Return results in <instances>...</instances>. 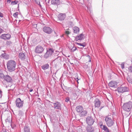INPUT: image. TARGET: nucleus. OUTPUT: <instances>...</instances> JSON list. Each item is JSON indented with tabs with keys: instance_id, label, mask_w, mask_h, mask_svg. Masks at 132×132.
I'll return each mask as SVG.
<instances>
[{
	"instance_id": "obj_1",
	"label": "nucleus",
	"mask_w": 132,
	"mask_h": 132,
	"mask_svg": "<svg viewBox=\"0 0 132 132\" xmlns=\"http://www.w3.org/2000/svg\"><path fill=\"white\" fill-rule=\"evenodd\" d=\"M16 65V63L13 60H10L7 62V68L8 71L12 72L15 70Z\"/></svg>"
},
{
	"instance_id": "obj_2",
	"label": "nucleus",
	"mask_w": 132,
	"mask_h": 132,
	"mask_svg": "<svg viewBox=\"0 0 132 132\" xmlns=\"http://www.w3.org/2000/svg\"><path fill=\"white\" fill-rule=\"evenodd\" d=\"M132 107V102L129 101L124 103L122 107V109L127 112L130 111Z\"/></svg>"
},
{
	"instance_id": "obj_3",
	"label": "nucleus",
	"mask_w": 132,
	"mask_h": 132,
	"mask_svg": "<svg viewBox=\"0 0 132 132\" xmlns=\"http://www.w3.org/2000/svg\"><path fill=\"white\" fill-rule=\"evenodd\" d=\"M106 125L108 127H111L114 124V120H112L109 116L106 117L105 119Z\"/></svg>"
},
{
	"instance_id": "obj_4",
	"label": "nucleus",
	"mask_w": 132,
	"mask_h": 132,
	"mask_svg": "<svg viewBox=\"0 0 132 132\" xmlns=\"http://www.w3.org/2000/svg\"><path fill=\"white\" fill-rule=\"evenodd\" d=\"M54 50L53 49L50 48L47 50L46 52L44 54V57L46 59L50 57L53 53Z\"/></svg>"
},
{
	"instance_id": "obj_5",
	"label": "nucleus",
	"mask_w": 132,
	"mask_h": 132,
	"mask_svg": "<svg viewBox=\"0 0 132 132\" xmlns=\"http://www.w3.org/2000/svg\"><path fill=\"white\" fill-rule=\"evenodd\" d=\"M16 106L19 108H21L24 104L23 101H22L20 98H17L15 101Z\"/></svg>"
},
{
	"instance_id": "obj_6",
	"label": "nucleus",
	"mask_w": 132,
	"mask_h": 132,
	"mask_svg": "<svg viewBox=\"0 0 132 132\" xmlns=\"http://www.w3.org/2000/svg\"><path fill=\"white\" fill-rule=\"evenodd\" d=\"M94 122V120L91 116H88L86 119V122L88 125L92 126Z\"/></svg>"
},
{
	"instance_id": "obj_7",
	"label": "nucleus",
	"mask_w": 132,
	"mask_h": 132,
	"mask_svg": "<svg viewBox=\"0 0 132 132\" xmlns=\"http://www.w3.org/2000/svg\"><path fill=\"white\" fill-rule=\"evenodd\" d=\"M44 50V49L43 47L38 45L36 47L35 52L37 54H41L43 53Z\"/></svg>"
},
{
	"instance_id": "obj_8",
	"label": "nucleus",
	"mask_w": 132,
	"mask_h": 132,
	"mask_svg": "<svg viewBox=\"0 0 132 132\" xmlns=\"http://www.w3.org/2000/svg\"><path fill=\"white\" fill-rule=\"evenodd\" d=\"M43 29L44 32L48 34H51L53 31V29L50 27L46 26L44 27Z\"/></svg>"
},
{
	"instance_id": "obj_9",
	"label": "nucleus",
	"mask_w": 132,
	"mask_h": 132,
	"mask_svg": "<svg viewBox=\"0 0 132 132\" xmlns=\"http://www.w3.org/2000/svg\"><path fill=\"white\" fill-rule=\"evenodd\" d=\"M117 90L118 92L122 93L128 91L129 89L127 87H118L117 88Z\"/></svg>"
},
{
	"instance_id": "obj_10",
	"label": "nucleus",
	"mask_w": 132,
	"mask_h": 132,
	"mask_svg": "<svg viewBox=\"0 0 132 132\" xmlns=\"http://www.w3.org/2000/svg\"><path fill=\"white\" fill-rule=\"evenodd\" d=\"M53 103L54 105V108L56 110H60L61 109V103L58 102H56L55 103H53Z\"/></svg>"
},
{
	"instance_id": "obj_11",
	"label": "nucleus",
	"mask_w": 132,
	"mask_h": 132,
	"mask_svg": "<svg viewBox=\"0 0 132 132\" xmlns=\"http://www.w3.org/2000/svg\"><path fill=\"white\" fill-rule=\"evenodd\" d=\"M61 58L60 56H58L57 58L53 61L55 66H57L61 61Z\"/></svg>"
},
{
	"instance_id": "obj_12",
	"label": "nucleus",
	"mask_w": 132,
	"mask_h": 132,
	"mask_svg": "<svg viewBox=\"0 0 132 132\" xmlns=\"http://www.w3.org/2000/svg\"><path fill=\"white\" fill-rule=\"evenodd\" d=\"M87 132H94L95 130L94 128L92 126L88 125L86 128Z\"/></svg>"
},
{
	"instance_id": "obj_13",
	"label": "nucleus",
	"mask_w": 132,
	"mask_h": 132,
	"mask_svg": "<svg viewBox=\"0 0 132 132\" xmlns=\"http://www.w3.org/2000/svg\"><path fill=\"white\" fill-rule=\"evenodd\" d=\"M4 79L8 82H12L13 81L12 78L8 75H6L4 78Z\"/></svg>"
},
{
	"instance_id": "obj_14",
	"label": "nucleus",
	"mask_w": 132,
	"mask_h": 132,
	"mask_svg": "<svg viewBox=\"0 0 132 132\" xmlns=\"http://www.w3.org/2000/svg\"><path fill=\"white\" fill-rule=\"evenodd\" d=\"M84 35L81 34L75 37V39L76 41L79 40H82L84 39Z\"/></svg>"
},
{
	"instance_id": "obj_15",
	"label": "nucleus",
	"mask_w": 132,
	"mask_h": 132,
	"mask_svg": "<svg viewBox=\"0 0 132 132\" xmlns=\"http://www.w3.org/2000/svg\"><path fill=\"white\" fill-rule=\"evenodd\" d=\"M109 86L111 87H117V83L116 82L111 81L109 83Z\"/></svg>"
},
{
	"instance_id": "obj_16",
	"label": "nucleus",
	"mask_w": 132,
	"mask_h": 132,
	"mask_svg": "<svg viewBox=\"0 0 132 132\" xmlns=\"http://www.w3.org/2000/svg\"><path fill=\"white\" fill-rule=\"evenodd\" d=\"M66 17L65 14L61 13L59 15L58 18L59 20L62 21Z\"/></svg>"
},
{
	"instance_id": "obj_17",
	"label": "nucleus",
	"mask_w": 132,
	"mask_h": 132,
	"mask_svg": "<svg viewBox=\"0 0 132 132\" xmlns=\"http://www.w3.org/2000/svg\"><path fill=\"white\" fill-rule=\"evenodd\" d=\"M0 57L1 58L4 59L6 60H7L9 59V56L7 54L4 53L0 55Z\"/></svg>"
},
{
	"instance_id": "obj_18",
	"label": "nucleus",
	"mask_w": 132,
	"mask_h": 132,
	"mask_svg": "<svg viewBox=\"0 0 132 132\" xmlns=\"http://www.w3.org/2000/svg\"><path fill=\"white\" fill-rule=\"evenodd\" d=\"M101 102L98 99H96L95 101V107L99 108L101 105Z\"/></svg>"
},
{
	"instance_id": "obj_19",
	"label": "nucleus",
	"mask_w": 132,
	"mask_h": 132,
	"mask_svg": "<svg viewBox=\"0 0 132 132\" xmlns=\"http://www.w3.org/2000/svg\"><path fill=\"white\" fill-rule=\"evenodd\" d=\"M51 3L53 5L57 6L60 4V0H52Z\"/></svg>"
},
{
	"instance_id": "obj_20",
	"label": "nucleus",
	"mask_w": 132,
	"mask_h": 132,
	"mask_svg": "<svg viewBox=\"0 0 132 132\" xmlns=\"http://www.w3.org/2000/svg\"><path fill=\"white\" fill-rule=\"evenodd\" d=\"M76 110L78 112L80 113V112H81L82 111L84 110V109L82 106L79 105L76 107Z\"/></svg>"
},
{
	"instance_id": "obj_21",
	"label": "nucleus",
	"mask_w": 132,
	"mask_h": 132,
	"mask_svg": "<svg viewBox=\"0 0 132 132\" xmlns=\"http://www.w3.org/2000/svg\"><path fill=\"white\" fill-rule=\"evenodd\" d=\"M73 32L75 34H78L79 32V29L78 27H75L73 28Z\"/></svg>"
},
{
	"instance_id": "obj_22",
	"label": "nucleus",
	"mask_w": 132,
	"mask_h": 132,
	"mask_svg": "<svg viewBox=\"0 0 132 132\" xmlns=\"http://www.w3.org/2000/svg\"><path fill=\"white\" fill-rule=\"evenodd\" d=\"M19 58L22 60H24L25 59V56L24 54L22 53H20L19 54Z\"/></svg>"
},
{
	"instance_id": "obj_23",
	"label": "nucleus",
	"mask_w": 132,
	"mask_h": 132,
	"mask_svg": "<svg viewBox=\"0 0 132 132\" xmlns=\"http://www.w3.org/2000/svg\"><path fill=\"white\" fill-rule=\"evenodd\" d=\"M80 113V116L81 117H83L86 115L87 113V112L86 111L83 110Z\"/></svg>"
},
{
	"instance_id": "obj_24",
	"label": "nucleus",
	"mask_w": 132,
	"mask_h": 132,
	"mask_svg": "<svg viewBox=\"0 0 132 132\" xmlns=\"http://www.w3.org/2000/svg\"><path fill=\"white\" fill-rule=\"evenodd\" d=\"M49 67V65L48 64H46L42 65L41 67L42 69L45 70L48 69Z\"/></svg>"
},
{
	"instance_id": "obj_25",
	"label": "nucleus",
	"mask_w": 132,
	"mask_h": 132,
	"mask_svg": "<svg viewBox=\"0 0 132 132\" xmlns=\"http://www.w3.org/2000/svg\"><path fill=\"white\" fill-rule=\"evenodd\" d=\"M5 38L6 40H9L11 37V35L9 34H5Z\"/></svg>"
},
{
	"instance_id": "obj_26",
	"label": "nucleus",
	"mask_w": 132,
	"mask_h": 132,
	"mask_svg": "<svg viewBox=\"0 0 132 132\" xmlns=\"http://www.w3.org/2000/svg\"><path fill=\"white\" fill-rule=\"evenodd\" d=\"M127 80L129 82L132 84V79L130 78L129 77H127Z\"/></svg>"
},
{
	"instance_id": "obj_27",
	"label": "nucleus",
	"mask_w": 132,
	"mask_h": 132,
	"mask_svg": "<svg viewBox=\"0 0 132 132\" xmlns=\"http://www.w3.org/2000/svg\"><path fill=\"white\" fill-rule=\"evenodd\" d=\"M103 129L105 131H106V132L107 131H108L109 130L107 126L105 125L103 126Z\"/></svg>"
},
{
	"instance_id": "obj_28",
	"label": "nucleus",
	"mask_w": 132,
	"mask_h": 132,
	"mask_svg": "<svg viewBox=\"0 0 132 132\" xmlns=\"http://www.w3.org/2000/svg\"><path fill=\"white\" fill-rule=\"evenodd\" d=\"M0 38L4 40H6V38H5V34H2L0 36Z\"/></svg>"
},
{
	"instance_id": "obj_29",
	"label": "nucleus",
	"mask_w": 132,
	"mask_h": 132,
	"mask_svg": "<svg viewBox=\"0 0 132 132\" xmlns=\"http://www.w3.org/2000/svg\"><path fill=\"white\" fill-rule=\"evenodd\" d=\"M34 1H35V2L36 4L39 5L40 7H42V6L40 4L39 0H35Z\"/></svg>"
},
{
	"instance_id": "obj_30",
	"label": "nucleus",
	"mask_w": 132,
	"mask_h": 132,
	"mask_svg": "<svg viewBox=\"0 0 132 132\" xmlns=\"http://www.w3.org/2000/svg\"><path fill=\"white\" fill-rule=\"evenodd\" d=\"M18 2V1H12L11 3V5H13L17 4Z\"/></svg>"
},
{
	"instance_id": "obj_31",
	"label": "nucleus",
	"mask_w": 132,
	"mask_h": 132,
	"mask_svg": "<svg viewBox=\"0 0 132 132\" xmlns=\"http://www.w3.org/2000/svg\"><path fill=\"white\" fill-rule=\"evenodd\" d=\"M68 25L70 27H71L73 26V22L71 21H69L68 22Z\"/></svg>"
},
{
	"instance_id": "obj_32",
	"label": "nucleus",
	"mask_w": 132,
	"mask_h": 132,
	"mask_svg": "<svg viewBox=\"0 0 132 132\" xmlns=\"http://www.w3.org/2000/svg\"><path fill=\"white\" fill-rule=\"evenodd\" d=\"M11 126L13 129H15L16 128V125L12 123L11 124Z\"/></svg>"
},
{
	"instance_id": "obj_33",
	"label": "nucleus",
	"mask_w": 132,
	"mask_h": 132,
	"mask_svg": "<svg viewBox=\"0 0 132 132\" xmlns=\"http://www.w3.org/2000/svg\"><path fill=\"white\" fill-rule=\"evenodd\" d=\"M5 76L3 73H0V79L4 78Z\"/></svg>"
},
{
	"instance_id": "obj_34",
	"label": "nucleus",
	"mask_w": 132,
	"mask_h": 132,
	"mask_svg": "<svg viewBox=\"0 0 132 132\" xmlns=\"http://www.w3.org/2000/svg\"><path fill=\"white\" fill-rule=\"evenodd\" d=\"M19 14V13L18 12H16L15 13H14L13 14V16L15 18H16L17 17L18 15Z\"/></svg>"
},
{
	"instance_id": "obj_35",
	"label": "nucleus",
	"mask_w": 132,
	"mask_h": 132,
	"mask_svg": "<svg viewBox=\"0 0 132 132\" xmlns=\"http://www.w3.org/2000/svg\"><path fill=\"white\" fill-rule=\"evenodd\" d=\"M129 72H132V65L130 66L128 68Z\"/></svg>"
},
{
	"instance_id": "obj_36",
	"label": "nucleus",
	"mask_w": 132,
	"mask_h": 132,
	"mask_svg": "<svg viewBox=\"0 0 132 132\" xmlns=\"http://www.w3.org/2000/svg\"><path fill=\"white\" fill-rule=\"evenodd\" d=\"M23 113V112L22 111L20 110L19 112L18 115L20 116H21L22 115Z\"/></svg>"
},
{
	"instance_id": "obj_37",
	"label": "nucleus",
	"mask_w": 132,
	"mask_h": 132,
	"mask_svg": "<svg viewBox=\"0 0 132 132\" xmlns=\"http://www.w3.org/2000/svg\"><path fill=\"white\" fill-rule=\"evenodd\" d=\"M12 42L11 41H7L6 44L7 45H9L12 44Z\"/></svg>"
},
{
	"instance_id": "obj_38",
	"label": "nucleus",
	"mask_w": 132,
	"mask_h": 132,
	"mask_svg": "<svg viewBox=\"0 0 132 132\" xmlns=\"http://www.w3.org/2000/svg\"><path fill=\"white\" fill-rule=\"evenodd\" d=\"M121 66L122 69H123L124 68H125L124 63V62L122 63L121 64Z\"/></svg>"
},
{
	"instance_id": "obj_39",
	"label": "nucleus",
	"mask_w": 132,
	"mask_h": 132,
	"mask_svg": "<svg viewBox=\"0 0 132 132\" xmlns=\"http://www.w3.org/2000/svg\"><path fill=\"white\" fill-rule=\"evenodd\" d=\"M76 44H77L78 45H79L81 46H83V47H84L85 46V45H83L81 43H76Z\"/></svg>"
},
{
	"instance_id": "obj_40",
	"label": "nucleus",
	"mask_w": 132,
	"mask_h": 132,
	"mask_svg": "<svg viewBox=\"0 0 132 132\" xmlns=\"http://www.w3.org/2000/svg\"><path fill=\"white\" fill-rule=\"evenodd\" d=\"M87 56L88 57V58L89 59V60H88V62H91V57H90V56L89 55H88Z\"/></svg>"
},
{
	"instance_id": "obj_41",
	"label": "nucleus",
	"mask_w": 132,
	"mask_h": 132,
	"mask_svg": "<svg viewBox=\"0 0 132 132\" xmlns=\"http://www.w3.org/2000/svg\"><path fill=\"white\" fill-rule=\"evenodd\" d=\"M69 98L68 97H66L65 99V102H68L69 101Z\"/></svg>"
},
{
	"instance_id": "obj_42",
	"label": "nucleus",
	"mask_w": 132,
	"mask_h": 132,
	"mask_svg": "<svg viewBox=\"0 0 132 132\" xmlns=\"http://www.w3.org/2000/svg\"><path fill=\"white\" fill-rule=\"evenodd\" d=\"M54 35L56 37L57 36H58L57 34V31L56 32L55 31H54Z\"/></svg>"
},
{
	"instance_id": "obj_43",
	"label": "nucleus",
	"mask_w": 132,
	"mask_h": 132,
	"mask_svg": "<svg viewBox=\"0 0 132 132\" xmlns=\"http://www.w3.org/2000/svg\"><path fill=\"white\" fill-rule=\"evenodd\" d=\"M77 49V48L76 47H73L71 51L72 52H74Z\"/></svg>"
},
{
	"instance_id": "obj_44",
	"label": "nucleus",
	"mask_w": 132,
	"mask_h": 132,
	"mask_svg": "<svg viewBox=\"0 0 132 132\" xmlns=\"http://www.w3.org/2000/svg\"><path fill=\"white\" fill-rule=\"evenodd\" d=\"M4 30L0 28V34L4 32Z\"/></svg>"
},
{
	"instance_id": "obj_45",
	"label": "nucleus",
	"mask_w": 132,
	"mask_h": 132,
	"mask_svg": "<svg viewBox=\"0 0 132 132\" xmlns=\"http://www.w3.org/2000/svg\"><path fill=\"white\" fill-rule=\"evenodd\" d=\"M0 132H7L6 130L5 129H3Z\"/></svg>"
},
{
	"instance_id": "obj_46",
	"label": "nucleus",
	"mask_w": 132,
	"mask_h": 132,
	"mask_svg": "<svg viewBox=\"0 0 132 132\" xmlns=\"http://www.w3.org/2000/svg\"><path fill=\"white\" fill-rule=\"evenodd\" d=\"M4 15L3 14L0 12V17L3 18V17Z\"/></svg>"
},
{
	"instance_id": "obj_47",
	"label": "nucleus",
	"mask_w": 132,
	"mask_h": 132,
	"mask_svg": "<svg viewBox=\"0 0 132 132\" xmlns=\"http://www.w3.org/2000/svg\"><path fill=\"white\" fill-rule=\"evenodd\" d=\"M65 33L67 35H68L70 34V32L69 31H65Z\"/></svg>"
},
{
	"instance_id": "obj_48",
	"label": "nucleus",
	"mask_w": 132,
	"mask_h": 132,
	"mask_svg": "<svg viewBox=\"0 0 132 132\" xmlns=\"http://www.w3.org/2000/svg\"><path fill=\"white\" fill-rule=\"evenodd\" d=\"M7 2L8 3H10L11 2V0H7Z\"/></svg>"
},
{
	"instance_id": "obj_49",
	"label": "nucleus",
	"mask_w": 132,
	"mask_h": 132,
	"mask_svg": "<svg viewBox=\"0 0 132 132\" xmlns=\"http://www.w3.org/2000/svg\"><path fill=\"white\" fill-rule=\"evenodd\" d=\"M76 81H77V82H78V80H79V79H78V78H76Z\"/></svg>"
},
{
	"instance_id": "obj_50",
	"label": "nucleus",
	"mask_w": 132,
	"mask_h": 132,
	"mask_svg": "<svg viewBox=\"0 0 132 132\" xmlns=\"http://www.w3.org/2000/svg\"><path fill=\"white\" fill-rule=\"evenodd\" d=\"M2 91L0 89V94L1 95V94H2Z\"/></svg>"
},
{
	"instance_id": "obj_51",
	"label": "nucleus",
	"mask_w": 132,
	"mask_h": 132,
	"mask_svg": "<svg viewBox=\"0 0 132 132\" xmlns=\"http://www.w3.org/2000/svg\"><path fill=\"white\" fill-rule=\"evenodd\" d=\"M33 91V89H30V92H32Z\"/></svg>"
},
{
	"instance_id": "obj_52",
	"label": "nucleus",
	"mask_w": 132,
	"mask_h": 132,
	"mask_svg": "<svg viewBox=\"0 0 132 132\" xmlns=\"http://www.w3.org/2000/svg\"><path fill=\"white\" fill-rule=\"evenodd\" d=\"M37 100H38V101H39H39L40 100V98H38L37 99Z\"/></svg>"
},
{
	"instance_id": "obj_53",
	"label": "nucleus",
	"mask_w": 132,
	"mask_h": 132,
	"mask_svg": "<svg viewBox=\"0 0 132 132\" xmlns=\"http://www.w3.org/2000/svg\"><path fill=\"white\" fill-rule=\"evenodd\" d=\"M103 107L101 108H100V110H101V109Z\"/></svg>"
},
{
	"instance_id": "obj_54",
	"label": "nucleus",
	"mask_w": 132,
	"mask_h": 132,
	"mask_svg": "<svg viewBox=\"0 0 132 132\" xmlns=\"http://www.w3.org/2000/svg\"><path fill=\"white\" fill-rule=\"evenodd\" d=\"M106 132H110V131L109 130L108 131H107Z\"/></svg>"
},
{
	"instance_id": "obj_55",
	"label": "nucleus",
	"mask_w": 132,
	"mask_h": 132,
	"mask_svg": "<svg viewBox=\"0 0 132 132\" xmlns=\"http://www.w3.org/2000/svg\"><path fill=\"white\" fill-rule=\"evenodd\" d=\"M102 124L101 125H100L101 126H102Z\"/></svg>"
},
{
	"instance_id": "obj_56",
	"label": "nucleus",
	"mask_w": 132,
	"mask_h": 132,
	"mask_svg": "<svg viewBox=\"0 0 132 132\" xmlns=\"http://www.w3.org/2000/svg\"><path fill=\"white\" fill-rule=\"evenodd\" d=\"M1 48V47H0V49Z\"/></svg>"
},
{
	"instance_id": "obj_57",
	"label": "nucleus",
	"mask_w": 132,
	"mask_h": 132,
	"mask_svg": "<svg viewBox=\"0 0 132 132\" xmlns=\"http://www.w3.org/2000/svg\"><path fill=\"white\" fill-rule=\"evenodd\" d=\"M8 120V119H7V120Z\"/></svg>"
},
{
	"instance_id": "obj_58",
	"label": "nucleus",
	"mask_w": 132,
	"mask_h": 132,
	"mask_svg": "<svg viewBox=\"0 0 132 132\" xmlns=\"http://www.w3.org/2000/svg\"><path fill=\"white\" fill-rule=\"evenodd\" d=\"M1 1V0H0V1Z\"/></svg>"
}]
</instances>
